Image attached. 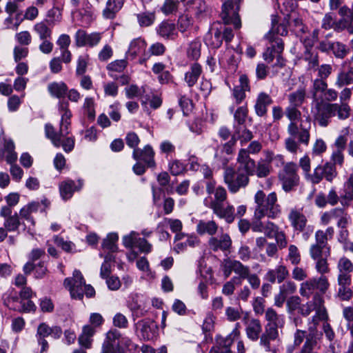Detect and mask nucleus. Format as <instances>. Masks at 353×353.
I'll return each instance as SVG.
<instances>
[{"mask_svg": "<svg viewBox=\"0 0 353 353\" xmlns=\"http://www.w3.org/2000/svg\"><path fill=\"white\" fill-rule=\"evenodd\" d=\"M212 210L215 214L221 219H224L227 223H231L234 221V208L233 206L228 205L226 208H224L223 205H221V206L216 205Z\"/></svg>", "mask_w": 353, "mask_h": 353, "instance_id": "35", "label": "nucleus"}, {"mask_svg": "<svg viewBox=\"0 0 353 353\" xmlns=\"http://www.w3.org/2000/svg\"><path fill=\"white\" fill-rule=\"evenodd\" d=\"M202 73V68L198 63H194L190 65V70L185 74L184 80L188 87H193L197 82Z\"/></svg>", "mask_w": 353, "mask_h": 353, "instance_id": "30", "label": "nucleus"}, {"mask_svg": "<svg viewBox=\"0 0 353 353\" xmlns=\"http://www.w3.org/2000/svg\"><path fill=\"white\" fill-rule=\"evenodd\" d=\"M179 3V0H165L161 10L165 14L168 15L177 9Z\"/></svg>", "mask_w": 353, "mask_h": 353, "instance_id": "61", "label": "nucleus"}, {"mask_svg": "<svg viewBox=\"0 0 353 353\" xmlns=\"http://www.w3.org/2000/svg\"><path fill=\"white\" fill-rule=\"evenodd\" d=\"M21 222L17 212L14 215L10 216L5 219L3 225L8 232H16L18 230Z\"/></svg>", "mask_w": 353, "mask_h": 353, "instance_id": "43", "label": "nucleus"}, {"mask_svg": "<svg viewBox=\"0 0 353 353\" xmlns=\"http://www.w3.org/2000/svg\"><path fill=\"white\" fill-rule=\"evenodd\" d=\"M83 185L81 180H79V186L71 179L66 180L59 184V192L61 196L64 200L70 199L76 190H79Z\"/></svg>", "mask_w": 353, "mask_h": 353, "instance_id": "27", "label": "nucleus"}, {"mask_svg": "<svg viewBox=\"0 0 353 353\" xmlns=\"http://www.w3.org/2000/svg\"><path fill=\"white\" fill-rule=\"evenodd\" d=\"M231 269L236 274H239L242 279H245L250 274V269L248 266H245L239 261H230Z\"/></svg>", "mask_w": 353, "mask_h": 353, "instance_id": "45", "label": "nucleus"}, {"mask_svg": "<svg viewBox=\"0 0 353 353\" xmlns=\"http://www.w3.org/2000/svg\"><path fill=\"white\" fill-rule=\"evenodd\" d=\"M157 33L167 40H174L178 36V32L174 23L169 20L163 21L156 28Z\"/></svg>", "mask_w": 353, "mask_h": 353, "instance_id": "22", "label": "nucleus"}, {"mask_svg": "<svg viewBox=\"0 0 353 353\" xmlns=\"http://www.w3.org/2000/svg\"><path fill=\"white\" fill-rule=\"evenodd\" d=\"M218 26L213 24L204 38L206 45L215 49L220 48L223 41L221 28Z\"/></svg>", "mask_w": 353, "mask_h": 353, "instance_id": "21", "label": "nucleus"}, {"mask_svg": "<svg viewBox=\"0 0 353 353\" xmlns=\"http://www.w3.org/2000/svg\"><path fill=\"white\" fill-rule=\"evenodd\" d=\"M337 268L341 273L350 274L353 271V264L350 259L343 256L339 260Z\"/></svg>", "mask_w": 353, "mask_h": 353, "instance_id": "56", "label": "nucleus"}, {"mask_svg": "<svg viewBox=\"0 0 353 353\" xmlns=\"http://www.w3.org/2000/svg\"><path fill=\"white\" fill-rule=\"evenodd\" d=\"M127 66V61L125 59L117 60L111 62L107 66L109 71L122 72Z\"/></svg>", "mask_w": 353, "mask_h": 353, "instance_id": "63", "label": "nucleus"}, {"mask_svg": "<svg viewBox=\"0 0 353 353\" xmlns=\"http://www.w3.org/2000/svg\"><path fill=\"white\" fill-rule=\"evenodd\" d=\"M301 301L299 296H290L286 302L287 310L289 314H293L296 310H299Z\"/></svg>", "mask_w": 353, "mask_h": 353, "instance_id": "53", "label": "nucleus"}, {"mask_svg": "<svg viewBox=\"0 0 353 353\" xmlns=\"http://www.w3.org/2000/svg\"><path fill=\"white\" fill-rule=\"evenodd\" d=\"M58 110L61 114V119L59 132L56 131V134L60 137H67L70 131L71 125L70 119L72 117L71 111L69 109V102L65 100H60L58 103Z\"/></svg>", "mask_w": 353, "mask_h": 353, "instance_id": "12", "label": "nucleus"}, {"mask_svg": "<svg viewBox=\"0 0 353 353\" xmlns=\"http://www.w3.org/2000/svg\"><path fill=\"white\" fill-rule=\"evenodd\" d=\"M139 24L141 27H148L151 26L155 19V15L153 12H142L137 14Z\"/></svg>", "mask_w": 353, "mask_h": 353, "instance_id": "48", "label": "nucleus"}, {"mask_svg": "<svg viewBox=\"0 0 353 353\" xmlns=\"http://www.w3.org/2000/svg\"><path fill=\"white\" fill-rule=\"evenodd\" d=\"M245 124L233 123L234 132L231 139L225 143L219 144L214 148V158L219 164L223 166H226L228 163L229 159L225 157L224 154L227 155L232 154L234 150V146L236 144L237 140L241 134L245 130Z\"/></svg>", "mask_w": 353, "mask_h": 353, "instance_id": "4", "label": "nucleus"}, {"mask_svg": "<svg viewBox=\"0 0 353 353\" xmlns=\"http://www.w3.org/2000/svg\"><path fill=\"white\" fill-rule=\"evenodd\" d=\"M332 220H336L339 228H344L347 223L345 214V210L343 208H336L329 211Z\"/></svg>", "mask_w": 353, "mask_h": 353, "instance_id": "38", "label": "nucleus"}, {"mask_svg": "<svg viewBox=\"0 0 353 353\" xmlns=\"http://www.w3.org/2000/svg\"><path fill=\"white\" fill-rule=\"evenodd\" d=\"M290 30L298 37L305 34L309 32L307 26L303 23V19L296 17L289 22Z\"/></svg>", "mask_w": 353, "mask_h": 353, "instance_id": "37", "label": "nucleus"}, {"mask_svg": "<svg viewBox=\"0 0 353 353\" xmlns=\"http://www.w3.org/2000/svg\"><path fill=\"white\" fill-rule=\"evenodd\" d=\"M289 275L286 267L283 265L276 266L274 269L269 270L265 275V279L274 283L277 281L279 283H282Z\"/></svg>", "mask_w": 353, "mask_h": 353, "instance_id": "26", "label": "nucleus"}, {"mask_svg": "<svg viewBox=\"0 0 353 353\" xmlns=\"http://www.w3.org/2000/svg\"><path fill=\"white\" fill-rule=\"evenodd\" d=\"M123 0H108L102 14L106 19H113L117 13L122 8Z\"/></svg>", "mask_w": 353, "mask_h": 353, "instance_id": "28", "label": "nucleus"}, {"mask_svg": "<svg viewBox=\"0 0 353 353\" xmlns=\"http://www.w3.org/2000/svg\"><path fill=\"white\" fill-rule=\"evenodd\" d=\"M219 228L218 224L213 220H200L196 225V232L200 235L208 234L213 236L217 233Z\"/></svg>", "mask_w": 353, "mask_h": 353, "instance_id": "29", "label": "nucleus"}, {"mask_svg": "<svg viewBox=\"0 0 353 353\" xmlns=\"http://www.w3.org/2000/svg\"><path fill=\"white\" fill-rule=\"evenodd\" d=\"M304 59L308 62L309 66L311 68H314L319 66V54L318 52L313 50L304 51Z\"/></svg>", "mask_w": 353, "mask_h": 353, "instance_id": "52", "label": "nucleus"}, {"mask_svg": "<svg viewBox=\"0 0 353 353\" xmlns=\"http://www.w3.org/2000/svg\"><path fill=\"white\" fill-rule=\"evenodd\" d=\"M345 195L342 197V205L345 199L353 200V173L350 174L347 181L345 183Z\"/></svg>", "mask_w": 353, "mask_h": 353, "instance_id": "60", "label": "nucleus"}, {"mask_svg": "<svg viewBox=\"0 0 353 353\" xmlns=\"http://www.w3.org/2000/svg\"><path fill=\"white\" fill-rule=\"evenodd\" d=\"M306 90L305 87H299L296 91L288 95L290 105L300 107L305 101Z\"/></svg>", "mask_w": 353, "mask_h": 353, "instance_id": "36", "label": "nucleus"}, {"mask_svg": "<svg viewBox=\"0 0 353 353\" xmlns=\"http://www.w3.org/2000/svg\"><path fill=\"white\" fill-rule=\"evenodd\" d=\"M350 84H353V65L345 63L339 70L335 85L341 88Z\"/></svg>", "mask_w": 353, "mask_h": 353, "instance_id": "19", "label": "nucleus"}, {"mask_svg": "<svg viewBox=\"0 0 353 353\" xmlns=\"http://www.w3.org/2000/svg\"><path fill=\"white\" fill-rule=\"evenodd\" d=\"M14 144L12 140L5 139L3 149L2 152H0V158L2 159L4 154H6V161L8 163L11 165L10 173L13 179L17 181H19L22 178L23 170L19 166L12 165V163H14L17 159V154L14 152Z\"/></svg>", "mask_w": 353, "mask_h": 353, "instance_id": "9", "label": "nucleus"}, {"mask_svg": "<svg viewBox=\"0 0 353 353\" xmlns=\"http://www.w3.org/2000/svg\"><path fill=\"white\" fill-rule=\"evenodd\" d=\"M61 19V10L58 8L54 7L48 10L46 19L44 21H46L49 26H53L57 22H59Z\"/></svg>", "mask_w": 353, "mask_h": 353, "instance_id": "46", "label": "nucleus"}, {"mask_svg": "<svg viewBox=\"0 0 353 353\" xmlns=\"http://www.w3.org/2000/svg\"><path fill=\"white\" fill-rule=\"evenodd\" d=\"M121 334L119 331L116 329L110 330L105 336V339L102 345H111L113 348H115L116 340H120Z\"/></svg>", "mask_w": 353, "mask_h": 353, "instance_id": "55", "label": "nucleus"}, {"mask_svg": "<svg viewBox=\"0 0 353 353\" xmlns=\"http://www.w3.org/2000/svg\"><path fill=\"white\" fill-rule=\"evenodd\" d=\"M136 345L128 337H121L116 345L117 353H126L128 351H132L136 349Z\"/></svg>", "mask_w": 353, "mask_h": 353, "instance_id": "40", "label": "nucleus"}, {"mask_svg": "<svg viewBox=\"0 0 353 353\" xmlns=\"http://www.w3.org/2000/svg\"><path fill=\"white\" fill-rule=\"evenodd\" d=\"M279 337V332L277 325L273 324L267 323L265 326V331L261 335L260 338V345L263 347L267 352H273L275 350H272L270 346V342L275 341Z\"/></svg>", "mask_w": 353, "mask_h": 353, "instance_id": "20", "label": "nucleus"}, {"mask_svg": "<svg viewBox=\"0 0 353 353\" xmlns=\"http://www.w3.org/2000/svg\"><path fill=\"white\" fill-rule=\"evenodd\" d=\"M223 177L229 191L232 193H236L241 188H245L250 181L246 174L239 172L230 167L225 169Z\"/></svg>", "mask_w": 353, "mask_h": 353, "instance_id": "5", "label": "nucleus"}, {"mask_svg": "<svg viewBox=\"0 0 353 353\" xmlns=\"http://www.w3.org/2000/svg\"><path fill=\"white\" fill-rule=\"evenodd\" d=\"M247 336L252 341H256L259 339V335L262 332V325L259 319H252L245 328Z\"/></svg>", "mask_w": 353, "mask_h": 353, "instance_id": "33", "label": "nucleus"}, {"mask_svg": "<svg viewBox=\"0 0 353 353\" xmlns=\"http://www.w3.org/2000/svg\"><path fill=\"white\" fill-rule=\"evenodd\" d=\"M46 21L37 23L34 26V31L39 35L41 40L51 37L52 30Z\"/></svg>", "mask_w": 353, "mask_h": 353, "instance_id": "42", "label": "nucleus"}, {"mask_svg": "<svg viewBox=\"0 0 353 353\" xmlns=\"http://www.w3.org/2000/svg\"><path fill=\"white\" fill-rule=\"evenodd\" d=\"M134 325L137 331L139 332V336L144 341L152 339L157 330L154 321L150 319L139 321Z\"/></svg>", "mask_w": 353, "mask_h": 353, "instance_id": "16", "label": "nucleus"}, {"mask_svg": "<svg viewBox=\"0 0 353 353\" xmlns=\"http://www.w3.org/2000/svg\"><path fill=\"white\" fill-rule=\"evenodd\" d=\"M297 171V165L294 162H289L285 164L283 170L279 172V177L284 191L290 192L299 185V176Z\"/></svg>", "mask_w": 353, "mask_h": 353, "instance_id": "7", "label": "nucleus"}, {"mask_svg": "<svg viewBox=\"0 0 353 353\" xmlns=\"http://www.w3.org/2000/svg\"><path fill=\"white\" fill-rule=\"evenodd\" d=\"M88 65V56H79L77 61V65L76 69L77 75H83L86 72Z\"/></svg>", "mask_w": 353, "mask_h": 353, "instance_id": "64", "label": "nucleus"}, {"mask_svg": "<svg viewBox=\"0 0 353 353\" xmlns=\"http://www.w3.org/2000/svg\"><path fill=\"white\" fill-rule=\"evenodd\" d=\"M147 43L141 37L134 39L130 43L125 53L126 58L130 60L135 59L139 55L145 52Z\"/></svg>", "mask_w": 353, "mask_h": 353, "instance_id": "24", "label": "nucleus"}, {"mask_svg": "<svg viewBox=\"0 0 353 353\" xmlns=\"http://www.w3.org/2000/svg\"><path fill=\"white\" fill-rule=\"evenodd\" d=\"M4 304L10 310L20 313L34 312L37 310L36 305L32 301H23L14 290L10 291L8 296L4 299Z\"/></svg>", "mask_w": 353, "mask_h": 353, "instance_id": "8", "label": "nucleus"}, {"mask_svg": "<svg viewBox=\"0 0 353 353\" xmlns=\"http://www.w3.org/2000/svg\"><path fill=\"white\" fill-rule=\"evenodd\" d=\"M154 152L150 145H146L143 149L133 150L132 158L137 161H143L148 168L156 166L154 159Z\"/></svg>", "mask_w": 353, "mask_h": 353, "instance_id": "18", "label": "nucleus"}, {"mask_svg": "<svg viewBox=\"0 0 353 353\" xmlns=\"http://www.w3.org/2000/svg\"><path fill=\"white\" fill-rule=\"evenodd\" d=\"M201 43L199 41H192L187 49V56L192 60H197L201 56Z\"/></svg>", "mask_w": 353, "mask_h": 353, "instance_id": "44", "label": "nucleus"}, {"mask_svg": "<svg viewBox=\"0 0 353 353\" xmlns=\"http://www.w3.org/2000/svg\"><path fill=\"white\" fill-rule=\"evenodd\" d=\"M272 103L273 100L270 95L264 92H260L256 97L254 105L256 114L261 117L267 116L268 107Z\"/></svg>", "mask_w": 353, "mask_h": 353, "instance_id": "23", "label": "nucleus"}, {"mask_svg": "<svg viewBox=\"0 0 353 353\" xmlns=\"http://www.w3.org/2000/svg\"><path fill=\"white\" fill-rule=\"evenodd\" d=\"M327 249L324 247L312 244L310 248V254L312 259L316 260L323 257H327L330 255H326Z\"/></svg>", "mask_w": 353, "mask_h": 353, "instance_id": "51", "label": "nucleus"}, {"mask_svg": "<svg viewBox=\"0 0 353 353\" xmlns=\"http://www.w3.org/2000/svg\"><path fill=\"white\" fill-rule=\"evenodd\" d=\"M179 103L183 112V114L185 116L188 115L192 110V101L185 96H181L179 100Z\"/></svg>", "mask_w": 353, "mask_h": 353, "instance_id": "58", "label": "nucleus"}, {"mask_svg": "<svg viewBox=\"0 0 353 353\" xmlns=\"http://www.w3.org/2000/svg\"><path fill=\"white\" fill-rule=\"evenodd\" d=\"M322 332H318L316 329L310 328V332L307 335L305 342L301 350L303 351H314L318 341L322 337Z\"/></svg>", "mask_w": 353, "mask_h": 353, "instance_id": "32", "label": "nucleus"}, {"mask_svg": "<svg viewBox=\"0 0 353 353\" xmlns=\"http://www.w3.org/2000/svg\"><path fill=\"white\" fill-rule=\"evenodd\" d=\"M299 107L289 105L285 109L286 117L290 120L288 127V133L293 137H297L299 143L307 145L310 141V129L311 127L310 119H307L305 122H302L299 125L294 121L301 118V112L298 110Z\"/></svg>", "mask_w": 353, "mask_h": 353, "instance_id": "3", "label": "nucleus"}, {"mask_svg": "<svg viewBox=\"0 0 353 353\" xmlns=\"http://www.w3.org/2000/svg\"><path fill=\"white\" fill-rule=\"evenodd\" d=\"M327 88L326 81L322 79H316L313 81L312 88V97L314 103L323 100V94Z\"/></svg>", "mask_w": 353, "mask_h": 353, "instance_id": "34", "label": "nucleus"}, {"mask_svg": "<svg viewBox=\"0 0 353 353\" xmlns=\"http://www.w3.org/2000/svg\"><path fill=\"white\" fill-rule=\"evenodd\" d=\"M288 219L294 230L298 231L299 232H303L305 230L307 220L306 216L300 211L296 209L291 210L288 215Z\"/></svg>", "mask_w": 353, "mask_h": 353, "instance_id": "25", "label": "nucleus"}, {"mask_svg": "<svg viewBox=\"0 0 353 353\" xmlns=\"http://www.w3.org/2000/svg\"><path fill=\"white\" fill-rule=\"evenodd\" d=\"M119 236L117 233H110L107 237L103 239L102 243V248L107 250L110 252H116L118 250L117 242L118 241Z\"/></svg>", "mask_w": 353, "mask_h": 353, "instance_id": "39", "label": "nucleus"}, {"mask_svg": "<svg viewBox=\"0 0 353 353\" xmlns=\"http://www.w3.org/2000/svg\"><path fill=\"white\" fill-rule=\"evenodd\" d=\"M329 287L328 280L326 276H321L319 278H313L303 283L301 286L300 293L302 296H308L315 290L325 293Z\"/></svg>", "mask_w": 353, "mask_h": 353, "instance_id": "13", "label": "nucleus"}, {"mask_svg": "<svg viewBox=\"0 0 353 353\" xmlns=\"http://www.w3.org/2000/svg\"><path fill=\"white\" fill-rule=\"evenodd\" d=\"M270 161L266 160H261L257 163V167L256 166V175L260 177H265L270 173Z\"/></svg>", "mask_w": 353, "mask_h": 353, "instance_id": "54", "label": "nucleus"}, {"mask_svg": "<svg viewBox=\"0 0 353 353\" xmlns=\"http://www.w3.org/2000/svg\"><path fill=\"white\" fill-rule=\"evenodd\" d=\"M248 116V108L246 106H241L236 109L234 114V123L245 124Z\"/></svg>", "mask_w": 353, "mask_h": 353, "instance_id": "57", "label": "nucleus"}, {"mask_svg": "<svg viewBox=\"0 0 353 353\" xmlns=\"http://www.w3.org/2000/svg\"><path fill=\"white\" fill-rule=\"evenodd\" d=\"M214 192V200L210 202V208L211 209L214 208L215 205H218L221 206L223 205V202L227 199V192L226 190L221 187L219 186L216 188Z\"/></svg>", "mask_w": 353, "mask_h": 353, "instance_id": "41", "label": "nucleus"}, {"mask_svg": "<svg viewBox=\"0 0 353 353\" xmlns=\"http://www.w3.org/2000/svg\"><path fill=\"white\" fill-rule=\"evenodd\" d=\"M232 239L228 233L221 232L218 236H211L208 241V246L213 252H228L232 247Z\"/></svg>", "mask_w": 353, "mask_h": 353, "instance_id": "15", "label": "nucleus"}, {"mask_svg": "<svg viewBox=\"0 0 353 353\" xmlns=\"http://www.w3.org/2000/svg\"><path fill=\"white\" fill-rule=\"evenodd\" d=\"M254 202L256 203L254 219H261L265 216L276 219L281 212V206L277 203V196L274 192L266 196L263 190H258L254 195Z\"/></svg>", "mask_w": 353, "mask_h": 353, "instance_id": "2", "label": "nucleus"}, {"mask_svg": "<svg viewBox=\"0 0 353 353\" xmlns=\"http://www.w3.org/2000/svg\"><path fill=\"white\" fill-rule=\"evenodd\" d=\"M237 163L239 164L236 170L239 172L246 174L248 177L254 175L256 171L255 161L250 158L248 151L245 149L240 150Z\"/></svg>", "mask_w": 353, "mask_h": 353, "instance_id": "14", "label": "nucleus"}, {"mask_svg": "<svg viewBox=\"0 0 353 353\" xmlns=\"http://www.w3.org/2000/svg\"><path fill=\"white\" fill-rule=\"evenodd\" d=\"M169 170L174 176L182 174L185 170V165L179 160H174L169 163Z\"/></svg>", "mask_w": 353, "mask_h": 353, "instance_id": "59", "label": "nucleus"}, {"mask_svg": "<svg viewBox=\"0 0 353 353\" xmlns=\"http://www.w3.org/2000/svg\"><path fill=\"white\" fill-rule=\"evenodd\" d=\"M315 240L316 243L314 244L325 248L327 249L326 255H330V247L327 243L328 239L324 234L323 230H319L316 232Z\"/></svg>", "mask_w": 353, "mask_h": 353, "instance_id": "50", "label": "nucleus"}, {"mask_svg": "<svg viewBox=\"0 0 353 353\" xmlns=\"http://www.w3.org/2000/svg\"><path fill=\"white\" fill-rule=\"evenodd\" d=\"M125 142L128 146L132 148L134 150L139 148L138 145L140 143V139L135 132H128L125 137Z\"/></svg>", "mask_w": 353, "mask_h": 353, "instance_id": "62", "label": "nucleus"}, {"mask_svg": "<svg viewBox=\"0 0 353 353\" xmlns=\"http://www.w3.org/2000/svg\"><path fill=\"white\" fill-rule=\"evenodd\" d=\"M337 176L336 165L332 162H326L323 165H318L314 170V173L310 176L311 181L313 184L319 183L323 179L332 182Z\"/></svg>", "mask_w": 353, "mask_h": 353, "instance_id": "11", "label": "nucleus"}, {"mask_svg": "<svg viewBox=\"0 0 353 353\" xmlns=\"http://www.w3.org/2000/svg\"><path fill=\"white\" fill-rule=\"evenodd\" d=\"M271 43L270 46L266 48L263 53V59L268 63H272L277 54H282L284 50V43L281 38H267Z\"/></svg>", "mask_w": 353, "mask_h": 353, "instance_id": "17", "label": "nucleus"}, {"mask_svg": "<svg viewBox=\"0 0 353 353\" xmlns=\"http://www.w3.org/2000/svg\"><path fill=\"white\" fill-rule=\"evenodd\" d=\"M315 104L314 120L321 127H326L331 122V119L337 115L340 120L347 119L351 112V108L347 103H332L319 100Z\"/></svg>", "mask_w": 353, "mask_h": 353, "instance_id": "1", "label": "nucleus"}, {"mask_svg": "<svg viewBox=\"0 0 353 353\" xmlns=\"http://www.w3.org/2000/svg\"><path fill=\"white\" fill-rule=\"evenodd\" d=\"M336 29L338 30H346L348 33L353 34V18L343 17L336 23Z\"/></svg>", "mask_w": 353, "mask_h": 353, "instance_id": "49", "label": "nucleus"}, {"mask_svg": "<svg viewBox=\"0 0 353 353\" xmlns=\"http://www.w3.org/2000/svg\"><path fill=\"white\" fill-rule=\"evenodd\" d=\"M241 1L242 0H228L223 3L221 17L225 25L232 23L235 29L241 28L239 11Z\"/></svg>", "mask_w": 353, "mask_h": 353, "instance_id": "6", "label": "nucleus"}, {"mask_svg": "<svg viewBox=\"0 0 353 353\" xmlns=\"http://www.w3.org/2000/svg\"><path fill=\"white\" fill-rule=\"evenodd\" d=\"M331 52L339 59H343L349 52L347 46L339 41L333 42Z\"/></svg>", "mask_w": 353, "mask_h": 353, "instance_id": "47", "label": "nucleus"}, {"mask_svg": "<svg viewBox=\"0 0 353 353\" xmlns=\"http://www.w3.org/2000/svg\"><path fill=\"white\" fill-rule=\"evenodd\" d=\"M46 137L50 139L56 148L61 146L65 152H71L74 147V138L73 137H60L56 134V130L50 123L45 125Z\"/></svg>", "mask_w": 353, "mask_h": 353, "instance_id": "10", "label": "nucleus"}, {"mask_svg": "<svg viewBox=\"0 0 353 353\" xmlns=\"http://www.w3.org/2000/svg\"><path fill=\"white\" fill-rule=\"evenodd\" d=\"M48 91L52 97L63 99L68 91V87L63 81H54L48 84Z\"/></svg>", "mask_w": 353, "mask_h": 353, "instance_id": "31", "label": "nucleus"}]
</instances>
